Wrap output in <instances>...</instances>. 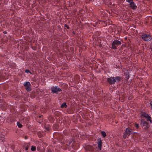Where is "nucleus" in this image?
<instances>
[{"instance_id":"nucleus-26","label":"nucleus","mask_w":152,"mask_h":152,"mask_svg":"<svg viewBox=\"0 0 152 152\" xmlns=\"http://www.w3.org/2000/svg\"><path fill=\"white\" fill-rule=\"evenodd\" d=\"M47 152H52V150L48 148L46 151Z\"/></svg>"},{"instance_id":"nucleus-25","label":"nucleus","mask_w":152,"mask_h":152,"mask_svg":"<svg viewBox=\"0 0 152 152\" xmlns=\"http://www.w3.org/2000/svg\"><path fill=\"white\" fill-rule=\"evenodd\" d=\"M64 27H66L67 29H69V27L67 24L64 25Z\"/></svg>"},{"instance_id":"nucleus-27","label":"nucleus","mask_w":152,"mask_h":152,"mask_svg":"<svg viewBox=\"0 0 152 152\" xmlns=\"http://www.w3.org/2000/svg\"><path fill=\"white\" fill-rule=\"evenodd\" d=\"M3 33L4 34H7V31H5L3 32Z\"/></svg>"},{"instance_id":"nucleus-17","label":"nucleus","mask_w":152,"mask_h":152,"mask_svg":"<svg viewBox=\"0 0 152 152\" xmlns=\"http://www.w3.org/2000/svg\"><path fill=\"white\" fill-rule=\"evenodd\" d=\"M17 125L18 126V127L19 128H21L22 127L23 125H22L19 122H17Z\"/></svg>"},{"instance_id":"nucleus-5","label":"nucleus","mask_w":152,"mask_h":152,"mask_svg":"<svg viewBox=\"0 0 152 152\" xmlns=\"http://www.w3.org/2000/svg\"><path fill=\"white\" fill-rule=\"evenodd\" d=\"M51 91L53 94H58V93L61 92V89L58 86H53L51 88Z\"/></svg>"},{"instance_id":"nucleus-23","label":"nucleus","mask_w":152,"mask_h":152,"mask_svg":"<svg viewBox=\"0 0 152 152\" xmlns=\"http://www.w3.org/2000/svg\"><path fill=\"white\" fill-rule=\"evenodd\" d=\"M31 48L34 50H35L36 49V47L35 46H31Z\"/></svg>"},{"instance_id":"nucleus-13","label":"nucleus","mask_w":152,"mask_h":152,"mask_svg":"<svg viewBox=\"0 0 152 152\" xmlns=\"http://www.w3.org/2000/svg\"><path fill=\"white\" fill-rule=\"evenodd\" d=\"M30 147V144L28 143H26L24 145V148H25L26 150L27 151L28 150L29 148Z\"/></svg>"},{"instance_id":"nucleus-14","label":"nucleus","mask_w":152,"mask_h":152,"mask_svg":"<svg viewBox=\"0 0 152 152\" xmlns=\"http://www.w3.org/2000/svg\"><path fill=\"white\" fill-rule=\"evenodd\" d=\"M67 107V105L66 104V103L65 102H64L61 106V107L63 108L64 107L66 108Z\"/></svg>"},{"instance_id":"nucleus-21","label":"nucleus","mask_w":152,"mask_h":152,"mask_svg":"<svg viewBox=\"0 0 152 152\" xmlns=\"http://www.w3.org/2000/svg\"><path fill=\"white\" fill-rule=\"evenodd\" d=\"M45 129L47 131H49L50 130V128L49 126H46L45 127Z\"/></svg>"},{"instance_id":"nucleus-29","label":"nucleus","mask_w":152,"mask_h":152,"mask_svg":"<svg viewBox=\"0 0 152 152\" xmlns=\"http://www.w3.org/2000/svg\"><path fill=\"white\" fill-rule=\"evenodd\" d=\"M72 33L74 34H75V32L74 31H73L72 32Z\"/></svg>"},{"instance_id":"nucleus-15","label":"nucleus","mask_w":152,"mask_h":152,"mask_svg":"<svg viewBox=\"0 0 152 152\" xmlns=\"http://www.w3.org/2000/svg\"><path fill=\"white\" fill-rule=\"evenodd\" d=\"M124 75H125V77L126 78V80H127L129 78V75L127 73H124Z\"/></svg>"},{"instance_id":"nucleus-12","label":"nucleus","mask_w":152,"mask_h":152,"mask_svg":"<svg viewBox=\"0 0 152 152\" xmlns=\"http://www.w3.org/2000/svg\"><path fill=\"white\" fill-rule=\"evenodd\" d=\"M129 5L130 7L132 9L135 10L137 8V6L133 1L131 3H130Z\"/></svg>"},{"instance_id":"nucleus-22","label":"nucleus","mask_w":152,"mask_h":152,"mask_svg":"<svg viewBox=\"0 0 152 152\" xmlns=\"http://www.w3.org/2000/svg\"><path fill=\"white\" fill-rule=\"evenodd\" d=\"M126 0L127 2L129 3V4L130 3H131V2H132L133 1V0Z\"/></svg>"},{"instance_id":"nucleus-18","label":"nucleus","mask_w":152,"mask_h":152,"mask_svg":"<svg viewBox=\"0 0 152 152\" xmlns=\"http://www.w3.org/2000/svg\"><path fill=\"white\" fill-rule=\"evenodd\" d=\"M31 150L32 151H35L36 150V147L34 146H32L31 147Z\"/></svg>"},{"instance_id":"nucleus-19","label":"nucleus","mask_w":152,"mask_h":152,"mask_svg":"<svg viewBox=\"0 0 152 152\" xmlns=\"http://www.w3.org/2000/svg\"><path fill=\"white\" fill-rule=\"evenodd\" d=\"M134 126L136 127V129H138L140 127L139 125L138 124H137L136 123H134Z\"/></svg>"},{"instance_id":"nucleus-20","label":"nucleus","mask_w":152,"mask_h":152,"mask_svg":"<svg viewBox=\"0 0 152 152\" xmlns=\"http://www.w3.org/2000/svg\"><path fill=\"white\" fill-rule=\"evenodd\" d=\"M25 72L27 73H30L31 74V71L28 69H26L25 70Z\"/></svg>"},{"instance_id":"nucleus-4","label":"nucleus","mask_w":152,"mask_h":152,"mask_svg":"<svg viewBox=\"0 0 152 152\" xmlns=\"http://www.w3.org/2000/svg\"><path fill=\"white\" fill-rule=\"evenodd\" d=\"M140 125L145 130L147 131L148 130L149 127L148 123L144 119L140 120Z\"/></svg>"},{"instance_id":"nucleus-28","label":"nucleus","mask_w":152,"mask_h":152,"mask_svg":"<svg viewBox=\"0 0 152 152\" xmlns=\"http://www.w3.org/2000/svg\"><path fill=\"white\" fill-rule=\"evenodd\" d=\"M150 49L151 51H152V44L151 45Z\"/></svg>"},{"instance_id":"nucleus-9","label":"nucleus","mask_w":152,"mask_h":152,"mask_svg":"<svg viewBox=\"0 0 152 152\" xmlns=\"http://www.w3.org/2000/svg\"><path fill=\"white\" fill-rule=\"evenodd\" d=\"M75 142L74 141L73 138L72 137H71L68 140L66 145L69 146L72 143V147L74 148L75 145Z\"/></svg>"},{"instance_id":"nucleus-1","label":"nucleus","mask_w":152,"mask_h":152,"mask_svg":"<svg viewBox=\"0 0 152 152\" xmlns=\"http://www.w3.org/2000/svg\"><path fill=\"white\" fill-rule=\"evenodd\" d=\"M121 80V77L118 76L115 77H111L107 79V82L110 85H113L115 83H118Z\"/></svg>"},{"instance_id":"nucleus-24","label":"nucleus","mask_w":152,"mask_h":152,"mask_svg":"<svg viewBox=\"0 0 152 152\" xmlns=\"http://www.w3.org/2000/svg\"><path fill=\"white\" fill-rule=\"evenodd\" d=\"M150 107L151 109L152 110V102H151L150 103Z\"/></svg>"},{"instance_id":"nucleus-16","label":"nucleus","mask_w":152,"mask_h":152,"mask_svg":"<svg viewBox=\"0 0 152 152\" xmlns=\"http://www.w3.org/2000/svg\"><path fill=\"white\" fill-rule=\"evenodd\" d=\"M101 132L102 135L103 137H105L107 136L106 133H105V132L101 131Z\"/></svg>"},{"instance_id":"nucleus-31","label":"nucleus","mask_w":152,"mask_h":152,"mask_svg":"<svg viewBox=\"0 0 152 152\" xmlns=\"http://www.w3.org/2000/svg\"><path fill=\"white\" fill-rule=\"evenodd\" d=\"M38 136H39V134L38 135Z\"/></svg>"},{"instance_id":"nucleus-8","label":"nucleus","mask_w":152,"mask_h":152,"mask_svg":"<svg viewBox=\"0 0 152 152\" xmlns=\"http://www.w3.org/2000/svg\"><path fill=\"white\" fill-rule=\"evenodd\" d=\"M23 86L25 87V89L27 91L29 92L31 91V85L30 82H26L23 84Z\"/></svg>"},{"instance_id":"nucleus-11","label":"nucleus","mask_w":152,"mask_h":152,"mask_svg":"<svg viewBox=\"0 0 152 152\" xmlns=\"http://www.w3.org/2000/svg\"><path fill=\"white\" fill-rule=\"evenodd\" d=\"M86 152H93L94 148L91 145H87L85 147Z\"/></svg>"},{"instance_id":"nucleus-7","label":"nucleus","mask_w":152,"mask_h":152,"mask_svg":"<svg viewBox=\"0 0 152 152\" xmlns=\"http://www.w3.org/2000/svg\"><path fill=\"white\" fill-rule=\"evenodd\" d=\"M131 131V129L130 127H128L126 129L123 135V138L125 139L126 137H128L130 135Z\"/></svg>"},{"instance_id":"nucleus-6","label":"nucleus","mask_w":152,"mask_h":152,"mask_svg":"<svg viewBox=\"0 0 152 152\" xmlns=\"http://www.w3.org/2000/svg\"><path fill=\"white\" fill-rule=\"evenodd\" d=\"M142 39L145 41H150L152 39L150 35L147 34H143L141 36Z\"/></svg>"},{"instance_id":"nucleus-30","label":"nucleus","mask_w":152,"mask_h":152,"mask_svg":"<svg viewBox=\"0 0 152 152\" xmlns=\"http://www.w3.org/2000/svg\"><path fill=\"white\" fill-rule=\"evenodd\" d=\"M41 116H39V118H41Z\"/></svg>"},{"instance_id":"nucleus-3","label":"nucleus","mask_w":152,"mask_h":152,"mask_svg":"<svg viewBox=\"0 0 152 152\" xmlns=\"http://www.w3.org/2000/svg\"><path fill=\"white\" fill-rule=\"evenodd\" d=\"M121 44V42L117 40H114L111 43V47L110 48L116 50L117 49V47Z\"/></svg>"},{"instance_id":"nucleus-2","label":"nucleus","mask_w":152,"mask_h":152,"mask_svg":"<svg viewBox=\"0 0 152 152\" xmlns=\"http://www.w3.org/2000/svg\"><path fill=\"white\" fill-rule=\"evenodd\" d=\"M140 114L141 117L145 118L147 119V121H149L151 123H152L151 117L149 116V115L147 114L146 112L142 110L140 111Z\"/></svg>"},{"instance_id":"nucleus-10","label":"nucleus","mask_w":152,"mask_h":152,"mask_svg":"<svg viewBox=\"0 0 152 152\" xmlns=\"http://www.w3.org/2000/svg\"><path fill=\"white\" fill-rule=\"evenodd\" d=\"M97 144L98 145L97 148L98 149V151H100L102 149V142L100 138L99 139L97 140Z\"/></svg>"}]
</instances>
